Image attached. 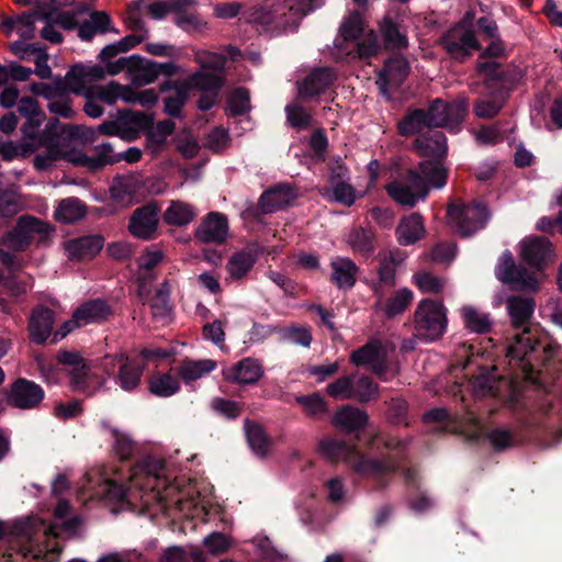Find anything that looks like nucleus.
Masks as SVG:
<instances>
[{
	"mask_svg": "<svg viewBox=\"0 0 562 562\" xmlns=\"http://www.w3.org/2000/svg\"><path fill=\"white\" fill-rule=\"evenodd\" d=\"M317 0H263L247 11V21L270 34L293 32L317 7Z\"/></svg>",
	"mask_w": 562,
	"mask_h": 562,
	"instance_id": "f257e3e1",
	"label": "nucleus"
},
{
	"mask_svg": "<svg viewBox=\"0 0 562 562\" xmlns=\"http://www.w3.org/2000/svg\"><path fill=\"white\" fill-rule=\"evenodd\" d=\"M79 525L78 517L64 521L60 526H46L44 521L37 519L18 522L13 527V532L20 538L19 552L35 560H47L49 553L57 552L49 541L59 537L61 532L74 535Z\"/></svg>",
	"mask_w": 562,
	"mask_h": 562,
	"instance_id": "f03ea898",
	"label": "nucleus"
},
{
	"mask_svg": "<svg viewBox=\"0 0 562 562\" xmlns=\"http://www.w3.org/2000/svg\"><path fill=\"white\" fill-rule=\"evenodd\" d=\"M465 113L467 102L464 99H458L452 103L436 99L430 103L428 109H415L409 111L403 120L398 122V133L403 136H409L420 133L424 128H453L462 122Z\"/></svg>",
	"mask_w": 562,
	"mask_h": 562,
	"instance_id": "7ed1b4c3",
	"label": "nucleus"
},
{
	"mask_svg": "<svg viewBox=\"0 0 562 562\" xmlns=\"http://www.w3.org/2000/svg\"><path fill=\"white\" fill-rule=\"evenodd\" d=\"M560 353V347L543 344L533 329L521 330L508 339L505 356L508 363L517 366L527 379H531L539 367Z\"/></svg>",
	"mask_w": 562,
	"mask_h": 562,
	"instance_id": "20e7f679",
	"label": "nucleus"
},
{
	"mask_svg": "<svg viewBox=\"0 0 562 562\" xmlns=\"http://www.w3.org/2000/svg\"><path fill=\"white\" fill-rule=\"evenodd\" d=\"M492 213L481 201L472 203L452 202L447 209L448 224L461 236L471 237L486 227Z\"/></svg>",
	"mask_w": 562,
	"mask_h": 562,
	"instance_id": "39448f33",
	"label": "nucleus"
},
{
	"mask_svg": "<svg viewBox=\"0 0 562 562\" xmlns=\"http://www.w3.org/2000/svg\"><path fill=\"white\" fill-rule=\"evenodd\" d=\"M447 323V311L442 303L429 299L418 303L414 313L416 335L436 340L446 331Z\"/></svg>",
	"mask_w": 562,
	"mask_h": 562,
	"instance_id": "423d86ee",
	"label": "nucleus"
},
{
	"mask_svg": "<svg viewBox=\"0 0 562 562\" xmlns=\"http://www.w3.org/2000/svg\"><path fill=\"white\" fill-rule=\"evenodd\" d=\"M326 394L335 400L370 402L379 396V386L370 378L351 374L341 376L326 386Z\"/></svg>",
	"mask_w": 562,
	"mask_h": 562,
	"instance_id": "0eeeda50",
	"label": "nucleus"
},
{
	"mask_svg": "<svg viewBox=\"0 0 562 562\" xmlns=\"http://www.w3.org/2000/svg\"><path fill=\"white\" fill-rule=\"evenodd\" d=\"M385 190L396 203L413 207L428 195V186L415 169H408L390 182Z\"/></svg>",
	"mask_w": 562,
	"mask_h": 562,
	"instance_id": "6e6552de",
	"label": "nucleus"
},
{
	"mask_svg": "<svg viewBox=\"0 0 562 562\" xmlns=\"http://www.w3.org/2000/svg\"><path fill=\"white\" fill-rule=\"evenodd\" d=\"M495 276L502 283L517 291L537 292L539 282L525 267L515 262L509 250L502 252L495 267Z\"/></svg>",
	"mask_w": 562,
	"mask_h": 562,
	"instance_id": "1a4fd4ad",
	"label": "nucleus"
},
{
	"mask_svg": "<svg viewBox=\"0 0 562 562\" xmlns=\"http://www.w3.org/2000/svg\"><path fill=\"white\" fill-rule=\"evenodd\" d=\"M44 396L43 387L25 378H18L3 391L4 402L9 406L22 411L37 408Z\"/></svg>",
	"mask_w": 562,
	"mask_h": 562,
	"instance_id": "9d476101",
	"label": "nucleus"
},
{
	"mask_svg": "<svg viewBox=\"0 0 562 562\" xmlns=\"http://www.w3.org/2000/svg\"><path fill=\"white\" fill-rule=\"evenodd\" d=\"M386 359L387 350L380 340H370L350 355L352 364L369 367L383 381H387L395 375V372L389 371Z\"/></svg>",
	"mask_w": 562,
	"mask_h": 562,
	"instance_id": "9b49d317",
	"label": "nucleus"
},
{
	"mask_svg": "<svg viewBox=\"0 0 562 562\" xmlns=\"http://www.w3.org/2000/svg\"><path fill=\"white\" fill-rule=\"evenodd\" d=\"M398 469L400 460L392 453L381 457H369L359 450L351 465V470L359 476L373 480H382L393 475Z\"/></svg>",
	"mask_w": 562,
	"mask_h": 562,
	"instance_id": "f8f14e48",
	"label": "nucleus"
},
{
	"mask_svg": "<svg viewBox=\"0 0 562 562\" xmlns=\"http://www.w3.org/2000/svg\"><path fill=\"white\" fill-rule=\"evenodd\" d=\"M52 232V227L32 215H22L15 226L8 233L7 243L15 251H24L31 244L33 234L45 238Z\"/></svg>",
	"mask_w": 562,
	"mask_h": 562,
	"instance_id": "ddd939ff",
	"label": "nucleus"
},
{
	"mask_svg": "<svg viewBox=\"0 0 562 562\" xmlns=\"http://www.w3.org/2000/svg\"><path fill=\"white\" fill-rule=\"evenodd\" d=\"M440 44L452 58L459 61L465 60L480 47L474 32L461 25L449 30L440 38Z\"/></svg>",
	"mask_w": 562,
	"mask_h": 562,
	"instance_id": "4468645a",
	"label": "nucleus"
},
{
	"mask_svg": "<svg viewBox=\"0 0 562 562\" xmlns=\"http://www.w3.org/2000/svg\"><path fill=\"white\" fill-rule=\"evenodd\" d=\"M159 225V207L156 203H147L137 207L131 215L128 232L142 240L157 237Z\"/></svg>",
	"mask_w": 562,
	"mask_h": 562,
	"instance_id": "2eb2a0df",
	"label": "nucleus"
},
{
	"mask_svg": "<svg viewBox=\"0 0 562 562\" xmlns=\"http://www.w3.org/2000/svg\"><path fill=\"white\" fill-rule=\"evenodd\" d=\"M521 259L530 267L541 270L552 258V244L547 237L528 236L519 243Z\"/></svg>",
	"mask_w": 562,
	"mask_h": 562,
	"instance_id": "dca6fc26",
	"label": "nucleus"
},
{
	"mask_svg": "<svg viewBox=\"0 0 562 562\" xmlns=\"http://www.w3.org/2000/svg\"><path fill=\"white\" fill-rule=\"evenodd\" d=\"M505 307L509 322L515 329H532L530 327L533 317L536 301L532 296L514 294L505 299Z\"/></svg>",
	"mask_w": 562,
	"mask_h": 562,
	"instance_id": "f3484780",
	"label": "nucleus"
},
{
	"mask_svg": "<svg viewBox=\"0 0 562 562\" xmlns=\"http://www.w3.org/2000/svg\"><path fill=\"white\" fill-rule=\"evenodd\" d=\"M409 74V65L402 56H395L385 61L383 69L379 72L376 85L381 93L390 97V91L397 89Z\"/></svg>",
	"mask_w": 562,
	"mask_h": 562,
	"instance_id": "a211bd4d",
	"label": "nucleus"
},
{
	"mask_svg": "<svg viewBox=\"0 0 562 562\" xmlns=\"http://www.w3.org/2000/svg\"><path fill=\"white\" fill-rule=\"evenodd\" d=\"M228 235L227 217L220 212H210L199 224L194 237L203 244H223Z\"/></svg>",
	"mask_w": 562,
	"mask_h": 562,
	"instance_id": "6ab92c4d",
	"label": "nucleus"
},
{
	"mask_svg": "<svg viewBox=\"0 0 562 562\" xmlns=\"http://www.w3.org/2000/svg\"><path fill=\"white\" fill-rule=\"evenodd\" d=\"M105 360L119 366L115 382L122 390L133 392L139 386L144 372L143 366L132 361L124 353L106 356Z\"/></svg>",
	"mask_w": 562,
	"mask_h": 562,
	"instance_id": "aec40b11",
	"label": "nucleus"
},
{
	"mask_svg": "<svg viewBox=\"0 0 562 562\" xmlns=\"http://www.w3.org/2000/svg\"><path fill=\"white\" fill-rule=\"evenodd\" d=\"M335 71L329 67L316 68L297 83L299 97L313 99L324 93L335 81Z\"/></svg>",
	"mask_w": 562,
	"mask_h": 562,
	"instance_id": "412c9836",
	"label": "nucleus"
},
{
	"mask_svg": "<svg viewBox=\"0 0 562 562\" xmlns=\"http://www.w3.org/2000/svg\"><path fill=\"white\" fill-rule=\"evenodd\" d=\"M105 78V70L99 65L78 64L70 68L66 74V83L68 89L76 93L82 94L88 85L101 81Z\"/></svg>",
	"mask_w": 562,
	"mask_h": 562,
	"instance_id": "4be33fe9",
	"label": "nucleus"
},
{
	"mask_svg": "<svg viewBox=\"0 0 562 562\" xmlns=\"http://www.w3.org/2000/svg\"><path fill=\"white\" fill-rule=\"evenodd\" d=\"M261 363L254 358H244L223 370L226 381L236 384H255L263 376Z\"/></svg>",
	"mask_w": 562,
	"mask_h": 562,
	"instance_id": "5701e85b",
	"label": "nucleus"
},
{
	"mask_svg": "<svg viewBox=\"0 0 562 562\" xmlns=\"http://www.w3.org/2000/svg\"><path fill=\"white\" fill-rule=\"evenodd\" d=\"M55 314L44 306H36L32 310L29 319V333L31 340L36 345L44 344L52 335Z\"/></svg>",
	"mask_w": 562,
	"mask_h": 562,
	"instance_id": "b1692460",
	"label": "nucleus"
},
{
	"mask_svg": "<svg viewBox=\"0 0 562 562\" xmlns=\"http://www.w3.org/2000/svg\"><path fill=\"white\" fill-rule=\"evenodd\" d=\"M296 194L289 184L280 183L266 190L258 200V207L263 214L274 213L288 206Z\"/></svg>",
	"mask_w": 562,
	"mask_h": 562,
	"instance_id": "393cba45",
	"label": "nucleus"
},
{
	"mask_svg": "<svg viewBox=\"0 0 562 562\" xmlns=\"http://www.w3.org/2000/svg\"><path fill=\"white\" fill-rule=\"evenodd\" d=\"M103 245L104 239L100 235H87L67 240L65 250L71 260H87L97 256Z\"/></svg>",
	"mask_w": 562,
	"mask_h": 562,
	"instance_id": "a878e982",
	"label": "nucleus"
},
{
	"mask_svg": "<svg viewBox=\"0 0 562 562\" xmlns=\"http://www.w3.org/2000/svg\"><path fill=\"white\" fill-rule=\"evenodd\" d=\"M331 273L329 280L339 290L353 288L359 273V267L348 257H334L329 262Z\"/></svg>",
	"mask_w": 562,
	"mask_h": 562,
	"instance_id": "bb28decb",
	"label": "nucleus"
},
{
	"mask_svg": "<svg viewBox=\"0 0 562 562\" xmlns=\"http://www.w3.org/2000/svg\"><path fill=\"white\" fill-rule=\"evenodd\" d=\"M415 148L420 157L429 160L442 159L447 155V138L440 131H430L415 139Z\"/></svg>",
	"mask_w": 562,
	"mask_h": 562,
	"instance_id": "cd10ccee",
	"label": "nucleus"
},
{
	"mask_svg": "<svg viewBox=\"0 0 562 562\" xmlns=\"http://www.w3.org/2000/svg\"><path fill=\"white\" fill-rule=\"evenodd\" d=\"M369 417L366 411L352 405H345L336 412L331 424L345 432L362 430L368 424Z\"/></svg>",
	"mask_w": 562,
	"mask_h": 562,
	"instance_id": "c85d7f7f",
	"label": "nucleus"
},
{
	"mask_svg": "<svg viewBox=\"0 0 562 562\" xmlns=\"http://www.w3.org/2000/svg\"><path fill=\"white\" fill-rule=\"evenodd\" d=\"M319 451L327 460L331 462H344L350 468L358 453L355 445H348L345 441L334 438H324L319 441Z\"/></svg>",
	"mask_w": 562,
	"mask_h": 562,
	"instance_id": "c756f323",
	"label": "nucleus"
},
{
	"mask_svg": "<svg viewBox=\"0 0 562 562\" xmlns=\"http://www.w3.org/2000/svg\"><path fill=\"white\" fill-rule=\"evenodd\" d=\"M373 291L378 295V302L375 304L376 308H382L387 318H393L403 314L414 299V294L408 288H402L396 290L383 304L379 286L375 285Z\"/></svg>",
	"mask_w": 562,
	"mask_h": 562,
	"instance_id": "7c9ffc66",
	"label": "nucleus"
},
{
	"mask_svg": "<svg viewBox=\"0 0 562 562\" xmlns=\"http://www.w3.org/2000/svg\"><path fill=\"white\" fill-rule=\"evenodd\" d=\"M120 161L119 154H114L113 146L110 143H103L94 146L92 155L80 154L75 159L78 165L85 166L90 170H100L106 165H113Z\"/></svg>",
	"mask_w": 562,
	"mask_h": 562,
	"instance_id": "2f4dec72",
	"label": "nucleus"
},
{
	"mask_svg": "<svg viewBox=\"0 0 562 562\" xmlns=\"http://www.w3.org/2000/svg\"><path fill=\"white\" fill-rule=\"evenodd\" d=\"M112 311L109 304L100 299L90 300L75 310V317L79 319L82 326L101 323L108 319Z\"/></svg>",
	"mask_w": 562,
	"mask_h": 562,
	"instance_id": "473e14b6",
	"label": "nucleus"
},
{
	"mask_svg": "<svg viewBox=\"0 0 562 562\" xmlns=\"http://www.w3.org/2000/svg\"><path fill=\"white\" fill-rule=\"evenodd\" d=\"M86 213V204L78 198L69 196L58 202L54 211V218L63 224H72L82 220Z\"/></svg>",
	"mask_w": 562,
	"mask_h": 562,
	"instance_id": "72a5a7b5",
	"label": "nucleus"
},
{
	"mask_svg": "<svg viewBox=\"0 0 562 562\" xmlns=\"http://www.w3.org/2000/svg\"><path fill=\"white\" fill-rule=\"evenodd\" d=\"M173 89V92L164 99L165 112L173 117H180L182 108L189 97V87L183 82L166 81L161 85V91Z\"/></svg>",
	"mask_w": 562,
	"mask_h": 562,
	"instance_id": "f704fd0d",
	"label": "nucleus"
},
{
	"mask_svg": "<svg viewBox=\"0 0 562 562\" xmlns=\"http://www.w3.org/2000/svg\"><path fill=\"white\" fill-rule=\"evenodd\" d=\"M424 233L423 218L417 213L404 217L396 228L397 240L403 246L416 243L424 236Z\"/></svg>",
	"mask_w": 562,
	"mask_h": 562,
	"instance_id": "c9c22d12",
	"label": "nucleus"
},
{
	"mask_svg": "<svg viewBox=\"0 0 562 562\" xmlns=\"http://www.w3.org/2000/svg\"><path fill=\"white\" fill-rule=\"evenodd\" d=\"M460 313L469 331L482 335L492 330L493 319L488 313L470 305L463 306Z\"/></svg>",
	"mask_w": 562,
	"mask_h": 562,
	"instance_id": "e433bc0d",
	"label": "nucleus"
},
{
	"mask_svg": "<svg viewBox=\"0 0 562 562\" xmlns=\"http://www.w3.org/2000/svg\"><path fill=\"white\" fill-rule=\"evenodd\" d=\"M198 213L195 207L183 201H171L162 214V220L170 226H186L191 223Z\"/></svg>",
	"mask_w": 562,
	"mask_h": 562,
	"instance_id": "4c0bfd02",
	"label": "nucleus"
},
{
	"mask_svg": "<svg viewBox=\"0 0 562 562\" xmlns=\"http://www.w3.org/2000/svg\"><path fill=\"white\" fill-rule=\"evenodd\" d=\"M345 241L355 254L368 257L374 251V233L370 228H350L345 236Z\"/></svg>",
	"mask_w": 562,
	"mask_h": 562,
	"instance_id": "58836bf2",
	"label": "nucleus"
},
{
	"mask_svg": "<svg viewBox=\"0 0 562 562\" xmlns=\"http://www.w3.org/2000/svg\"><path fill=\"white\" fill-rule=\"evenodd\" d=\"M379 30L387 49H404L408 46V40L402 26L390 16L382 19Z\"/></svg>",
	"mask_w": 562,
	"mask_h": 562,
	"instance_id": "ea45409f",
	"label": "nucleus"
},
{
	"mask_svg": "<svg viewBox=\"0 0 562 562\" xmlns=\"http://www.w3.org/2000/svg\"><path fill=\"white\" fill-rule=\"evenodd\" d=\"M439 160H424L418 165L419 175L426 181L428 190L430 188L442 189L447 183L448 170Z\"/></svg>",
	"mask_w": 562,
	"mask_h": 562,
	"instance_id": "a19ab883",
	"label": "nucleus"
},
{
	"mask_svg": "<svg viewBox=\"0 0 562 562\" xmlns=\"http://www.w3.org/2000/svg\"><path fill=\"white\" fill-rule=\"evenodd\" d=\"M404 261L400 250H390L380 256L378 276L380 284L394 285L397 267Z\"/></svg>",
	"mask_w": 562,
	"mask_h": 562,
	"instance_id": "79ce46f5",
	"label": "nucleus"
},
{
	"mask_svg": "<svg viewBox=\"0 0 562 562\" xmlns=\"http://www.w3.org/2000/svg\"><path fill=\"white\" fill-rule=\"evenodd\" d=\"M57 360L61 364L72 367V383L76 387H83L85 378L89 372L83 358L76 351L59 350L57 353Z\"/></svg>",
	"mask_w": 562,
	"mask_h": 562,
	"instance_id": "37998d69",
	"label": "nucleus"
},
{
	"mask_svg": "<svg viewBox=\"0 0 562 562\" xmlns=\"http://www.w3.org/2000/svg\"><path fill=\"white\" fill-rule=\"evenodd\" d=\"M111 19L103 11H94L90 19L78 25V36L82 41H91L97 33L111 31Z\"/></svg>",
	"mask_w": 562,
	"mask_h": 562,
	"instance_id": "c03bdc74",
	"label": "nucleus"
},
{
	"mask_svg": "<svg viewBox=\"0 0 562 562\" xmlns=\"http://www.w3.org/2000/svg\"><path fill=\"white\" fill-rule=\"evenodd\" d=\"M247 441L250 449L259 457H266L271 447V442L260 425L249 419L244 424Z\"/></svg>",
	"mask_w": 562,
	"mask_h": 562,
	"instance_id": "a18cd8bd",
	"label": "nucleus"
},
{
	"mask_svg": "<svg viewBox=\"0 0 562 562\" xmlns=\"http://www.w3.org/2000/svg\"><path fill=\"white\" fill-rule=\"evenodd\" d=\"M216 368V362L211 359L182 360L179 367V375L184 382H192L203 378Z\"/></svg>",
	"mask_w": 562,
	"mask_h": 562,
	"instance_id": "49530a36",
	"label": "nucleus"
},
{
	"mask_svg": "<svg viewBox=\"0 0 562 562\" xmlns=\"http://www.w3.org/2000/svg\"><path fill=\"white\" fill-rule=\"evenodd\" d=\"M186 86L202 92H218L224 85V78L216 72L196 71L183 82Z\"/></svg>",
	"mask_w": 562,
	"mask_h": 562,
	"instance_id": "de8ad7c7",
	"label": "nucleus"
},
{
	"mask_svg": "<svg viewBox=\"0 0 562 562\" xmlns=\"http://www.w3.org/2000/svg\"><path fill=\"white\" fill-rule=\"evenodd\" d=\"M148 390L155 396L169 397L180 390V383L169 373H155L148 379Z\"/></svg>",
	"mask_w": 562,
	"mask_h": 562,
	"instance_id": "09e8293b",
	"label": "nucleus"
},
{
	"mask_svg": "<svg viewBox=\"0 0 562 562\" xmlns=\"http://www.w3.org/2000/svg\"><path fill=\"white\" fill-rule=\"evenodd\" d=\"M195 0H158L147 5V12L154 20H162L169 13L195 5Z\"/></svg>",
	"mask_w": 562,
	"mask_h": 562,
	"instance_id": "8fccbe9b",
	"label": "nucleus"
},
{
	"mask_svg": "<svg viewBox=\"0 0 562 562\" xmlns=\"http://www.w3.org/2000/svg\"><path fill=\"white\" fill-rule=\"evenodd\" d=\"M255 262L256 256L252 252L239 251L229 258L226 269L231 278L240 280L252 269Z\"/></svg>",
	"mask_w": 562,
	"mask_h": 562,
	"instance_id": "3c124183",
	"label": "nucleus"
},
{
	"mask_svg": "<svg viewBox=\"0 0 562 562\" xmlns=\"http://www.w3.org/2000/svg\"><path fill=\"white\" fill-rule=\"evenodd\" d=\"M363 33V23L359 13L350 14L339 29V37L336 40L335 46L341 49L342 43L353 42Z\"/></svg>",
	"mask_w": 562,
	"mask_h": 562,
	"instance_id": "603ef678",
	"label": "nucleus"
},
{
	"mask_svg": "<svg viewBox=\"0 0 562 562\" xmlns=\"http://www.w3.org/2000/svg\"><path fill=\"white\" fill-rule=\"evenodd\" d=\"M285 116L288 124L296 130H306L313 124L312 113L297 102L286 104Z\"/></svg>",
	"mask_w": 562,
	"mask_h": 562,
	"instance_id": "864d4df0",
	"label": "nucleus"
},
{
	"mask_svg": "<svg viewBox=\"0 0 562 562\" xmlns=\"http://www.w3.org/2000/svg\"><path fill=\"white\" fill-rule=\"evenodd\" d=\"M128 86L121 85L116 81H111L106 86L97 87L94 89L95 97L106 104H114L117 100L125 102L127 100L126 93Z\"/></svg>",
	"mask_w": 562,
	"mask_h": 562,
	"instance_id": "5fc2aeb1",
	"label": "nucleus"
},
{
	"mask_svg": "<svg viewBox=\"0 0 562 562\" xmlns=\"http://www.w3.org/2000/svg\"><path fill=\"white\" fill-rule=\"evenodd\" d=\"M296 402L302 406L304 414L312 418H318L328 411L327 403L318 393L297 396Z\"/></svg>",
	"mask_w": 562,
	"mask_h": 562,
	"instance_id": "6e6d98bb",
	"label": "nucleus"
},
{
	"mask_svg": "<svg viewBox=\"0 0 562 562\" xmlns=\"http://www.w3.org/2000/svg\"><path fill=\"white\" fill-rule=\"evenodd\" d=\"M45 113L42 111L40 113H35L32 116L25 117V122L22 125L21 130L22 133L26 138H29L31 142L26 143L25 146L27 147L26 150H34L35 144H40V137L42 132H40V127L45 121Z\"/></svg>",
	"mask_w": 562,
	"mask_h": 562,
	"instance_id": "4d7b16f0",
	"label": "nucleus"
},
{
	"mask_svg": "<svg viewBox=\"0 0 562 562\" xmlns=\"http://www.w3.org/2000/svg\"><path fill=\"white\" fill-rule=\"evenodd\" d=\"M227 110L233 116L247 113L250 110L249 91L245 88L235 89L228 98Z\"/></svg>",
	"mask_w": 562,
	"mask_h": 562,
	"instance_id": "13d9d810",
	"label": "nucleus"
},
{
	"mask_svg": "<svg viewBox=\"0 0 562 562\" xmlns=\"http://www.w3.org/2000/svg\"><path fill=\"white\" fill-rule=\"evenodd\" d=\"M157 67V61H140V64L133 69L132 81L138 86H145L154 82L158 78Z\"/></svg>",
	"mask_w": 562,
	"mask_h": 562,
	"instance_id": "bf43d9fd",
	"label": "nucleus"
},
{
	"mask_svg": "<svg viewBox=\"0 0 562 562\" xmlns=\"http://www.w3.org/2000/svg\"><path fill=\"white\" fill-rule=\"evenodd\" d=\"M40 145L41 144H35L34 148ZM42 145L46 146V151L44 154L36 155L33 159L34 168L38 171L48 169L53 162L64 156V151L56 144L46 143Z\"/></svg>",
	"mask_w": 562,
	"mask_h": 562,
	"instance_id": "052dcab7",
	"label": "nucleus"
},
{
	"mask_svg": "<svg viewBox=\"0 0 562 562\" xmlns=\"http://www.w3.org/2000/svg\"><path fill=\"white\" fill-rule=\"evenodd\" d=\"M356 54L359 58H368L379 54L381 45L376 34L370 30L363 33L361 40L356 44Z\"/></svg>",
	"mask_w": 562,
	"mask_h": 562,
	"instance_id": "680f3d73",
	"label": "nucleus"
},
{
	"mask_svg": "<svg viewBox=\"0 0 562 562\" xmlns=\"http://www.w3.org/2000/svg\"><path fill=\"white\" fill-rule=\"evenodd\" d=\"M194 61L198 63L203 69L221 71L226 64V57L218 53L196 50L194 53Z\"/></svg>",
	"mask_w": 562,
	"mask_h": 562,
	"instance_id": "e2e57ef3",
	"label": "nucleus"
},
{
	"mask_svg": "<svg viewBox=\"0 0 562 562\" xmlns=\"http://www.w3.org/2000/svg\"><path fill=\"white\" fill-rule=\"evenodd\" d=\"M496 383L497 379L495 376L494 369L483 370L472 380L473 391L480 396H485L490 393H493L494 389L496 387Z\"/></svg>",
	"mask_w": 562,
	"mask_h": 562,
	"instance_id": "0e129e2a",
	"label": "nucleus"
},
{
	"mask_svg": "<svg viewBox=\"0 0 562 562\" xmlns=\"http://www.w3.org/2000/svg\"><path fill=\"white\" fill-rule=\"evenodd\" d=\"M333 199L346 206L355 204L357 195L353 187L347 181L330 183Z\"/></svg>",
	"mask_w": 562,
	"mask_h": 562,
	"instance_id": "69168bd1",
	"label": "nucleus"
},
{
	"mask_svg": "<svg viewBox=\"0 0 562 562\" xmlns=\"http://www.w3.org/2000/svg\"><path fill=\"white\" fill-rule=\"evenodd\" d=\"M203 544L212 555H220L232 547L231 539L222 532H212L203 539Z\"/></svg>",
	"mask_w": 562,
	"mask_h": 562,
	"instance_id": "338daca9",
	"label": "nucleus"
},
{
	"mask_svg": "<svg viewBox=\"0 0 562 562\" xmlns=\"http://www.w3.org/2000/svg\"><path fill=\"white\" fill-rule=\"evenodd\" d=\"M414 278L416 285L422 292L439 293L445 286V280L430 272H419Z\"/></svg>",
	"mask_w": 562,
	"mask_h": 562,
	"instance_id": "774afa93",
	"label": "nucleus"
}]
</instances>
